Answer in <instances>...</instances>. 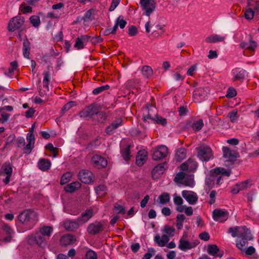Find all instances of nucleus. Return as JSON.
Instances as JSON below:
<instances>
[{"label": "nucleus", "mask_w": 259, "mask_h": 259, "mask_svg": "<svg viewBox=\"0 0 259 259\" xmlns=\"http://www.w3.org/2000/svg\"><path fill=\"white\" fill-rule=\"evenodd\" d=\"M17 218L21 224L27 226L29 229L33 227L37 221L36 213L31 209L24 210Z\"/></svg>", "instance_id": "f257e3e1"}, {"label": "nucleus", "mask_w": 259, "mask_h": 259, "mask_svg": "<svg viewBox=\"0 0 259 259\" xmlns=\"http://www.w3.org/2000/svg\"><path fill=\"white\" fill-rule=\"evenodd\" d=\"M253 239L250 230L246 227L236 239V246L239 250L244 251L248 245V241Z\"/></svg>", "instance_id": "f03ea898"}, {"label": "nucleus", "mask_w": 259, "mask_h": 259, "mask_svg": "<svg viewBox=\"0 0 259 259\" xmlns=\"http://www.w3.org/2000/svg\"><path fill=\"white\" fill-rule=\"evenodd\" d=\"M217 175H222L229 177L230 175V172L222 167H217L211 169L210 171V176L205 179V184L210 189L213 188L216 183Z\"/></svg>", "instance_id": "7ed1b4c3"}, {"label": "nucleus", "mask_w": 259, "mask_h": 259, "mask_svg": "<svg viewBox=\"0 0 259 259\" xmlns=\"http://www.w3.org/2000/svg\"><path fill=\"white\" fill-rule=\"evenodd\" d=\"M24 18L20 16H17L11 18L9 22L8 29L10 32H14L23 28Z\"/></svg>", "instance_id": "20e7f679"}, {"label": "nucleus", "mask_w": 259, "mask_h": 259, "mask_svg": "<svg viewBox=\"0 0 259 259\" xmlns=\"http://www.w3.org/2000/svg\"><path fill=\"white\" fill-rule=\"evenodd\" d=\"M198 157L202 161H208L213 156L211 148L208 146H201L197 148Z\"/></svg>", "instance_id": "39448f33"}, {"label": "nucleus", "mask_w": 259, "mask_h": 259, "mask_svg": "<svg viewBox=\"0 0 259 259\" xmlns=\"http://www.w3.org/2000/svg\"><path fill=\"white\" fill-rule=\"evenodd\" d=\"M140 4L144 14L149 16L155 10L156 3L155 0H140Z\"/></svg>", "instance_id": "423d86ee"}, {"label": "nucleus", "mask_w": 259, "mask_h": 259, "mask_svg": "<svg viewBox=\"0 0 259 259\" xmlns=\"http://www.w3.org/2000/svg\"><path fill=\"white\" fill-rule=\"evenodd\" d=\"M168 153V148L164 145L158 146L153 151L152 158L154 160H159L165 158Z\"/></svg>", "instance_id": "0eeeda50"}, {"label": "nucleus", "mask_w": 259, "mask_h": 259, "mask_svg": "<svg viewBox=\"0 0 259 259\" xmlns=\"http://www.w3.org/2000/svg\"><path fill=\"white\" fill-rule=\"evenodd\" d=\"M229 217V212L225 209H215L213 211L212 218L214 220L220 223L225 222Z\"/></svg>", "instance_id": "6e6552de"}, {"label": "nucleus", "mask_w": 259, "mask_h": 259, "mask_svg": "<svg viewBox=\"0 0 259 259\" xmlns=\"http://www.w3.org/2000/svg\"><path fill=\"white\" fill-rule=\"evenodd\" d=\"M91 163L96 168H104L107 165V159L101 155L95 154L91 158Z\"/></svg>", "instance_id": "1a4fd4ad"}, {"label": "nucleus", "mask_w": 259, "mask_h": 259, "mask_svg": "<svg viewBox=\"0 0 259 259\" xmlns=\"http://www.w3.org/2000/svg\"><path fill=\"white\" fill-rule=\"evenodd\" d=\"M104 229V225L100 222H95L89 224L87 231L90 235H95L102 232Z\"/></svg>", "instance_id": "9d476101"}, {"label": "nucleus", "mask_w": 259, "mask_h": 259, "mask_svg": "<svg viewBox=\"0 0 259 259\" xmlns=\"http://www.w3.org/2000/svg\"><path fill=\"white\" fill-rule=\"evenodd\" d=\"M45 236L39 232H37L29 237L28 242L30 245L36 244L39 246H41L44 244H45Z\"/></svg>", "instance_id": "9b49d317"}, {"label": "nucleus", "mask_w": 259, "mask_h": 259, "mask_svg": "<svg viewBox=\"0 0 259 259\" xmlns=\"http://www.w3.org/2000/svg\"><path fill=\"white\" fill-rule=\"evenodd\" d=\"M222 150L224 157L228 159L229 161L234 162L239 157V153L237 151L231 150L228 147H223Z\"/></svg>", "instance_id": "f8f14e48"}, {"label": "nucleus", "mask_w": 259, "mask_h": 259, "mask_svg": "<svg viewBox=\"0 0 259 259\" xmlns=\"http://www.w3.org/2000/svg\"><path fill=\"white\" fill-rule=\"evenodd\" d=\"M199 242L197 240L194 242H190L184 238V236L179 240L178 248L182 251H186L194 248Z\"/></svg>", "instance_id": "ddd939ff"}, {"label": "nucleus", "mask_w": 259, "mask_h": 259, "mask_svg": "<svg viewBox=\"0 0 259 259\" xmlns=\"http://www.w3.org/2000/svg\"><path fill=\"white\" fill-rule=\"evenodd\" d=\"M78 176L79 179L84 184H90L93 181V174L89 170H81Z\"/></svg>", "instance_id": "4468645a"}, {"label": "nucleus", "mask_w": 259, "mask_h": 259, "mask_svg": "<svg viewBox=\"0 0 259 259\" xmlns=\"http://www.w3.org/2000/svg\"><path fill=\"white\" fill-rule=\"evenodd\" d=\"M233 77L232 80L233 81H239L242 82L247 75V72L245 70L241 68H236L232 70Z\"/></svg>", "instance_id": "2eb2a0df"}, {"label": "nucleus", "mask_w": 259, "mask_h": 259, "mask_svg": "<svg viewBox=\"0 0 259 259\" xmlns=\"http://www.w3.org/2000/svg\"><path fill=\"white\" fill-rule=\"evenodd\" d=\"M107 118V113L104 111H98L95 108L92 120L95 122L104 123Z\"/></svg>", "instance_id": "dca6fc26"}, {"label": "nucleus", "mask_w": 259, "mask_h": 259, "mask_svg": "<svg viewBox=\"0 0 259 259\" xmlns=\"http://www.w3.org/2000/svg\"><path fill=\"white\" fill-rule=\"evenodd\" d=\"M95 108V105L92 104L80 111L78 113V115L81 118L90 117L92 119Z\"/></svg>", "instance_id": "f3484780"}, {"label": "nucleus", "mask_w": 259, "mask_h": 259, "mask_svg": "<svg viewBox=\"0 0 259 259\" xmlns=\"http://www.w3.org/2000/svg\"><path fill=\"white\" fill-rule=\"evenodd\" d=\"M76 241L75 236L73 235L67 234L62 236L60 239V243L62 246H67L72 245Z\"/></svg>", "instance_id": "a211bd4d"}, {"label": "nucleus", "mask_w": 259, "mask_h": 259, "mask_svg": "<svg viewBox=\"0 0 259 259\" xmlns=\"http://www.w3.org/2000/svg\"><path fill=\"white\" fill-rule=\"evenodd\" d=\"M165 164H166V162L160 163L154 167L151 172V176L153 179H158L161 175L164 172L165 170L164 167Z\"/></svg>", "instance_id": "6ab92c4d"}, {"label": "nucleus", "mask_w": 259, "mask_h": 259, "mask_svg": "<svg viewBox=\"0 0 259 259\" xmlns=\"http://www.w3.org/2000/svg\"><path fill=\"white\" fill-rule=\"evenodd\" d=\"M91 36L88 35H82L76 39L74 47L78 50L82 49L89 41Z\"/></svg>", "instance_id": "aec40b11"}, {"label": "nucleus", "mask_w": 259, "mask_h": 259, "mask_svg": "<svg viewBox=\"0 0 259 259\" xmlns=\"http://www.w3.org/2000/svg\"><path fill=\"white\" fill-rule=\"evenodd\" d=\"M26 140L28 144L24 147V153L26 154H30L34 147L35 138L32 133H28L26 137Z\"/></svg>", "instance_id": "412c9836"}, {"label": "nucleus", "mask_w": 259, "mask_h": 259, "mask_svg": "<svg viewBox=\"0 0 259 259\" xmlns=\"http://www.w3.org/2000/svg\"><path fill=\"white\" fill-rule=\"evenodd\" d=\"M94 215L93 209L90 208L82 212L81 214L77 218V221L82 223L87 222Z\"/></svg>", "instance_id": "4be33fe9"}, {"label": "nucleus", "mask_w": 259, "mask_h": 259, "mask_svg": "<svg viewBox=\"0 0 259 259\" xmlns=\"http://www.w3.org/2000/svg\"><path fill=\"white\" fill-rule=\"evenodd\" d=\"M182 196L188 201L190 204H194L198 201V196L195 193L190 194L189 191L184 190L182 193Z\"/></svg>", "instance_id": "5701e85b"}, {"label": "nucleus", "mask_w": 259, "mask_h": 259, "mask_svg": "<svg viewBox=\"0 0 259 259\" xmlns=\"http://www.w3.org/2000/svg\"><path fill=\"white\" fill-rule=\"evenodd\" d=\"M122 125V120L120 118L114 121L112 123L105 128V132L107 135H111L114 132V130Z\"/></svg>", "instance_id": "b1692460"}, {"label": "nucleus", "mask_w": 259, "mask_h": 259, "mask_svg": "<svg viewBox=\"0 0 259 259\" xmlns=\"http://www.w3.org/2000/svg\"><path fill=\"white\" fill-rule=\"evenodd\" d=\"M147 159V152L145 150H140L136 156V163L139 166H142Z\"/></svg>", "instance_id": "393cba45"}, {"label": "nucleus", "mask_w": 259, "mask_h": 259, "mask_svg": "<svg viewBox=\"0 0 259 259\" xmlns=\"http://www.w3.org/2000/svg\"><path fill=\"white\" fill-rule=\"evenodd\" d=\"M148 113L147 114H144L143 115L142 119L144 122L147 121V119H151L152 121V118L156 117L157 115L156 113V109L155 107H153L152 105H150L147 107Z\"/></svg>", "instance_id": "a878e982"}, {"label": "nucleus", "mask_w": 259, "mask_h": 259, "mask_svg": "<svg viewBox=\"0 0 259 259\" xmlns=\"http://www.w3.org/2000/svg\"><path fill=\"white\" fill-rule=\"evenodd\" d=\"M246 228L245 226L231 227L228 229V233L231 234L232 237L235 238L238 237Z\"/></svg>", "instance_id": "bb28decb"}, {"label": "nucleus", "mask_w": 259, "mask_h": 259, "mask_svg": "<svg viewBox=\"0 0 259 259\" xmlns=\"http://www.w3.org/2000/svg\"><path fill=\"white\" fill-rule=\"evenodd\" d=\"M250 43L249 45L244 41H242L240 44L239 46L242 49H246L253 52L257 47V44L254 40L252 39V36L251 35L250 36Z\"/></svg>", "instance_id": "cd10ccee"}, {"label": "nucleus", "mask_w": 259, "mask_h": 259, "mask_svg": "<svg viewBox=\"0 0 259 259\" xmlns=\"http://www.w3.org/2000/svg\"><path fill=\"white\" fill-rule=\"evenodd\" d=\"M51 166L50 160L45 158H41L37 163V166L42 171L49 170Z\"/></svg>", "instance_id": "c85d7f7f"}, {"label": "nucleus", "mask_w": 259, "mask_h": 259, "mask_svg": "<svg viewBox=\"0 0 259 259\" xmlns=\"http://www.w3.org/2000/svg\"><path fill=\"white\" fill-rule=\"evenodd\" d=\"M169 238L166 235H163L160 238L159 235H156L154 237V241L158 246L163 247L165 246L166 244L169 241Z\"/></svg>", "instance_id": "c756f323"}, {"label": "nucleus", "mask_w": 259, "mask_h": 259, "mask_svg": "<svg viewBox=\"0 0 259 259\" xmlns=\"http://www.w3.org/2000/svg\"><path fill=\"white\" fill-rule=\"evenodd\" d=\"M22 50L23 56L27 59H29L30 42L26 37L23 40Z\"/></svg>", "instance_id": "7c9ffc66"}, {"label": "nucleus", "mask_w": 259, "mask_h": 259, "mask_svg": "<svg viewBox=\"0 0 259 259\" xmlns=\"http://www.w3.org/2000/svg\"><path fill=\"white\" fill-rule=\"evenodd\" d=\"M64 227L68 231H74L79 227L77 222L67 220L64 223Z\"/></svg>", "instance_id": "2f4dec72"}, {"label": "nucleus", "mask_w": 259, "mask_h": 259, "mask_svg": "<svg viewBox=\"0 0 259 259\" xmlns=\"http://www.w3.org/2000/svg\"><path fill=\"white\" fill-rule=\"evenodd\" d=\"M225 39V36H222L218 34H212L206 37L205 40L207 43H215L223 41Z\"/></svg>", "instance_id": "473e14b6"}, {"label": "nucleus", "mask_w": 259, "mask_h": 259, "mask_svg": "<svg viewBox=\"0 0 259 259\" xmlns=\"http://www.w3.org/2000/svg\"><path fill=\"white\" fill-rule=\"evenodd\" d=\"M47 71H44L42 73L44 75L43 87L46 88L48 91H49V84L50 82L51 73L49 70V67H48Z\"/></svg>", "instance_id": "72a5a7b5"}, {"label": "nucleus", "mask_w": 259, "mask_h": 259, "mask_svg": "<svg viewBox=\"0 0 259 259\" xmlns=\"http://www.w3.org/2000/svg\"><path fill=\"white\" fill-rule=\"evenodd\" d=\"M81 184L78 182H74L67 185L65 187V190L67 192L72 193L80 188Z\"/></svg>", "instance_id": "f704fd0d"}, {"label": "nucleus", "mask_w": 259, "mask_h": 259, "mask_svg": "<svg viewBox=\"0 0 259 259\" xmlns=\"http://www.w3.org/2000/svg\"><path fill=\"white\" fill-rule=\"evenodd\" d=\"M204 125L202 119L195 120L193 119L192 130L195 132L200 131Z\"/></svg>", "instance_id": "c9c22d12"}, {"label": "nucleus", "mask_w": 259, "mask_h": 259, "mask_svg": "<svg viewBox=\"0 0 259 259\" xmlns=\"http://www.w3.org/2000/svg\"><path fill=\"white\" fill-rule=\"evenodd\" d=\"M220 249L219 247L216 245H209L208 246V253L212 256H219L222 257L223 254H218V253L219 252Z\"/></svg>", "instance_id": "e433bc0d"}, {"label": "nucleus", "mask_w": 259, "mask_h": 259, "mask_svg": "<svg viewBox=\"0 0 259 259\" xmlns=\"http://www.w3.org/2000/svg\"><path fill=\"white\" fill-rule=\"evenodd\" d=\"M130 145H126L125 147L121 148V154L123 158L125 160L127 161L130 159L131 157V150Z\"/></svg>", "instance_id": "4c0bfd02"}, {"label": "nucleus", "mask_w": 259, "mask_h": 259, "mask_svg": "<svg viewBox=\"0 0 259 259\" xmlns=\"http://www.w3.org/2000/svg\"><path fill=\"white\" fill-rule=\"evenodd\" d=\"M142 73L145 78H149L153 75V69L150 66L145 65L142 67Z\"/></svg>", "instance_id": "58836bf2"}, {"label": "nucleus", "mask_w": 259, "mask_h": 259, "mask_svg": "<svg viewBox=\"0 0 259 259\" xmlns=\"http://www.w3.org/2000/svg\"><path fill=\"white\" fill-rule=\"evenodd\" d=\"M126 23V21L123 20V16H119L116 20L115 25L114 26V30L117 29L118 26L121 29L124 28Z\"/></svg>", "instance_id": "ea45409f"}, {"label": "nucleus", "mask_w": 259, "mask_h": 259, "mask_svg": "<svg viewBox=\"0 0 259 259\" xmlns=\"http://www.w3.org/2000/svg\"><path fill=\"white\" fill-rule=\"evenodd\" d=\"M154 118H152V121L155 123L160 124L162 126H165L167 124V120L165 118H163L162 116L157 115L156 117H154Z\"/></svg>", "instance_id": "a19ab883"}, {"label": "nucleus", "mask_w": 259, "mask_h": 259, "mask_svg": "<svg viewBox=\"0 0 259 259\" xmlns=\"http://www.w3.org/2000/svg\"><path fill=\"white\" fill-rule=\"evenodd\" d=\"M95 13V9H90L88 10L84 14L82 19L84 21L89 20L92 21L94 19L93 16L94 15Z\"/></svg>", "instance_id": "79ce46f5"}, {"label": "nucleus", "mask_w": 259, "mask_h": 259, "mask_svg": "<svg viewBox=\"0 0 259 259\" xmlns=\"http://www.w3.org/2000/svg\"><path fill=\"white\" fill-rule=\"evenodd\" d=\"M186 156V150L184 148L179 149L176 152V157L178 160L184 159Z\"/></svg>", "instance_id": "37998d69"}, {"label": "nucleus", "mask_w": 259, "mask_h": 259, "mask_svg": "<svg viewBox=\"0 0 259 259\" xmlns=\"http://www.w3.org/2000/svg\"><path fill=\"white\" fill-rule=\"evenodd\" d=\"M53 232V228L50 226H43L40 229L39 233L43 236H50Z\"/></svg>", "instance_id": "c03bdc74"}, {"label": "nucleus", "mask_w": 259, "mask_h": 259, "mask_svg": "<svg viewBox=\"0 0 259 259\" xmlns=\"http://www.w3.org/2000/svg\"><path fill=\"white\" fill-rule=\"evenodd\" d=\"M58 55V53H56L54 52V50H51L49 53L46 54L44 55L41 57V59L42 61H44L45 63H47L48 61H50L51 57H56Z\"/></svg>", "instance_id": "a18cd8bd"}, {"label": "nucleus", "mask_w": 259, "mask_h": 259, "mask_svg": "<svg viewBox=\"0 0 259 259\" xmlns=\"http://www.w3.org/2000/svg\"><path fill=\"white\" fill-rule=\"evenodd\" d=\"M76 105V103L75 101H70L65 104L64 106L62 107L61 110L62 114H64L66 112L68 111L71 108L75 106Z\"/></svg>", "instance_id": "49530a36"}, {"label": "nucleus", "mask_w": 259, "mask_h": 259, "mask_svg": "<svg viewBox=\"0 0 259 259\" xmlns=\"http://www.w3.org/2000/svg\"><path fill=\"white\" fill-rule=\"evenodd\" d=\"M95 189L97 195L102 196L106 193L107 189L105 185H100L96 187Z\"/></svg>", "instance_id": "de8ad7c7"}, {"label": "nucleus", "mask_w": 259, "mask_h": 259, "mask_svg": "<svg viewBox=\"0 0 259 259\" xmlns=\"http://www.w3.org/2000/svg\"><path fill=\"white\" fill-rule=\"evenodd\" d=\"M46 149L49 150L53 154V157H56L58 155V148L54 147L52 143H48L46 146Z\"/></svg>", "instance_id": "09e8293b"}, {"label": "nucleus", "mask_w": 259, "mask_h": 259, "mask_svg": "<svg viewBox=\"0 0 259 259\" xmlns=\"http://www.w3.org/2000/svg\"><path fill=\"white\" fill-rule=\"evenodd\" d=\"M250 181L249 180L237 183L236 185L238 187L240 191L246 189L251 186Z\"/></svg>", "instance_id": "8fccbe9b"}, {"label": "nucleus", "mask_w": 259, "mask_h": 259, "mask_svg": "<svg viewBox=\"0 0 259 259\" xmlns=\"http://www.w3.org/2000/svg\"><path fill=\"white\" fill-rule=\"evenodd\" d=\"M2 168L4 169L6 175H12L13 169L12 165L10 162H5L3 164Z\"/></svg>", "instance_id": "3c124183"}, {"label": "nucleus", "mask_w": 259, "mask_h": 259, "mask_svg": "<svg viewBox=\"0 0 259 259\" xmlns=\"http://www.w3.org/2000/svg\"><path fill=\"white\" fill-rule=\"evenodd\" d=\"M207 90V88H199L194 91V95L199 97L205 96L208 94Z\"/></svg>", "instance_id": "603ef678"}, {"label": "nucleus", "mask_w": 259, "mask_h": 259, "mask_svg": "<svg viewBox=\"0 0 259 259\" xmlns=\"http://www.w3.org/2000/svg\"><path fill=\"white\" fill-rule=\"evenodd\" d=\"M30 22L35 27H38L40 24V18L38 16L33 15L30 17Z\"/></svg>", "instance_id": "864d4df0"}, {"label": "nucleus", "mask_w": 259, "mask_h": 259, "mask_svg": "<svg viewBox=\"0 0 259 259\" xmlns=\"http://www.w3.org/2000/svg\"><path fill=\"white\" fill-rule=\"evenodd\" d=\"M159 199L161 204H165L169 201V194L168 193H163L159 196Z\"/></svg>", "instance_id": "5fc2aeb1"}, {"label": "nucleus", "mask_w": 259, "mask_h": 259, "mask_svg": "<svg viewBox=\"0 0 259 259\" xmlns=\"http://www.w3.org/2000/svg\"><path fill=\"white\" fill-rule=\"evenodd\" d=\"M189 171H193L197 168L198 166L197 163L192 158H189L188 159Z\"/></svg>", "instance_id": "6e6d98bb"}, {"label": "nucleus", "mask_w": 259, "mask_h": 259, "mask_svg": "<svg viewBox=\"0 0 259 259\" xmlns=\"http://www.w3.org/2000/svg\"><path fill=\"white\" fill-rule=\"evenodd\" d=\"M109 88H110V86L108 84H106V85L101 86V87H98V88L95 89L93 91L92 93L94 95H98V94L102 93V92H103L105 90H108Z\"/></svg>", "instance_id": "4d7b16f0"}, {"label": "nucleus", "mask_w": 259, "mask_h": 259, "mask_svg": "<svg viewBox=\"0 0 259 259\" xmlns=\"http://www.w3.org/2000/svg\"><path fill=\"white\" fill-rule=\"evenodd\" d=\"M182 184L186 186L193 187L194 185V181L191 176H189L186 178L185 177Z\"/></svg>", "instance_id": "13d9d810"}, {"label": "nucleus", "mask_w": 259, "mask_h": 259, "mask_svg": "<svg viewBox=\"0 0 259 259\" xmlns=\"http://www.w3.org/2000/svg\"><path fill=\"white\" fill-rule=\"evenodd\" d=\"M228 116L230 118V121L232 122H234L237 120L239 116L238 115V111L236 110H234L229 113Z\"/></svg>", "instance_id": "bf43d9fd"}, {"label": "nucleus", "mask_w": 259, "mask_h": 259, "mask_svg": "<svg viewBox=\"0 0 259 259\" xmlns=\"http://www.w3.org/2000/svg\"><path fill=\"white\" fill-rule=\"evenodd\" d=\"M20 10L23 13H30L32 11V9L30 6H26L24 3H22L19 8Z\"/></svg>", "instance_id": "052dcab7"}, {"label": "nucleus", "mask_w": 259, "mask_h": 259, "mask_svg": "<svg viewBox=\"0 0 259 259\" xmlns=\"http://www.w3.org/2000/svg\"><path fill=\"white\" fill-rule=\"evenodd\" d=\"M185 174L184 172H179L176 175V177H175L174 181L177 183L182 184L183 182L182 181L185 179Z\"/></svg>", "instance_id": "680f3d73"}, {"label": "nucleus", "mask_w": 259, "mask_h": 259, "mask_svg": "<svg viewBox=\"0 0 259 259\" xmlns=\"http://www.w3.org/2000/svg\"><path fill=\"white\" fill-rule=\"evenodd\" d=\"M193 118L187 120L182 126V128L185 131H189L192 130Z\"/></svg>", "instance_id": "e2e57ef3"}, {"label": "nucleus", "mask_w": 259, "mask_h": 259, "mask_svg": "<svg viewBox=\"0 0 259 259\" xmlns=\"http://www.w3.org/2000/svg\"><path fill=\"white\" fill-rule=\"evenodd\" d=\"M98 256L96 252L89 250L85 254V259H97Z\"/></svg>", "instance_id": "0e129e2a"}, {"label": "nucleus", "mask_w": 259, "mask_h": 259, "mask_svg": "<svg viewBox=\"0 0 259 259\" xmlns=\"http://www.w3.org/2000/svg\"><path fill=\"white\" fill-rule=\"evenodd\" d=\"M255 11H253V10L251 8H249L247 9L244 14L245 18L247 20H251L254 15Z\"/></svg>", "instance_id": "69168bd1"}, {"label": "nucleus", "mask_w": 259, "mask_h": 259, "mask_svg": "<svg viewBox=\"0 0 259 259\" xmlns=\"http://www.w3.org/2000/svg\"><path fill=\"white\" fill-rule=\"evenodd\" d=\"M164 232L170 236H174L175 229L172 227L165 225L164 228Z\"/></svg>", "instance_id": "338daca9"}, {"label": "nucleus", "mask_w": 259, "mask_h": 259, "mask_svg": "<svg viewBox=\"0 0 259 259\" xmlns=\"http://www.w3.org/2000/svg\"><path fill=\"white\" fill-rule=\"evenodd\" d=\"M148 251L144 255L142 259H150L155 253V250L153 248H148Z\"/></svg>", "instance_id": "774afa93"}]
</instances>
